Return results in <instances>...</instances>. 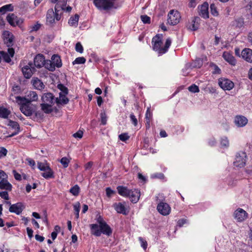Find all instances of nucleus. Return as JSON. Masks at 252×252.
<instances>
[{"instance_id": "1", "label": "nucleus", "mask_w": 252, "mask_h": 252, "mask_svg": "<svg viewBox=\"0 0 252 252\" xmlns=\"http://www.w3.org/2000/svg\"><path fill=\"white\" fill-rule=\"evenodd\" d=\"M171 44V40L167 38L164 45H163L162 35L157 34L153 37L152 44L153 49L157 52L158 55H162L166 53Z\"/></svg>"}, {"instance_id": "24", "label": "nucleus", "mask_w": 252, "mask_h": 252, "mask_svg": "<svg viewBox=\"0 0 252 252\" xmlns=\"http://www.w3.org/2000/svg\"><path fill=\"white\" fill-rule=\"evenodd\" d=\"M26 96L30 103L32 101H36L38 99V95L34 91H31L27 92Z\"/></svg>"}, {"instance_id": "14", "label": "nucleus", "mask_w": 252, "mask_h": 252, "mask_svg": "<svg viewBox=\"0 0 252 252\" xmlns=\"http://www.w3.org/2000/svg\"><path fill=\"white\" fill-rule=\"evenodd\" d=\"M140 191L138 189H130L128 195V197L130 201L133 203H137L140 198Z\"/></svg>"}, {"instance_id": "37", "label": "nucleus", "mask_w": 252, "mask_h": 252, "mask_svg": "<svg viewBox=\"0 0 252 252\" xmlns=\"http://www.w3.org/2000/svg\"><path fill=\"white\" fill-rule=\"evenodd\" d=\"M16 102L20 105V106H22L24 105H26L27 103H30L28 101L26 96L21 97L20 96L16 97Z\"/></svg>"}, {"instance_id": "52", "label": "nucleus", "mask_w": 252, "mask_h": 252, "mask_svg": "<svg viewBox=\"0 0 252 252\" xmlns=\"http://www.w3.org/2000/svg\"><path fill=\"white\" fill-rule=\"evenodd\" d=\"M75 50L80 53H82L84 51L83 47L80 42H77L75 45Z\"/></svg>"}, {"instance_id": "39", "label": "nucleus", "mask_w": 252, "mask_h": 252, "mask_svg": "<svg viewBox=\"0 0 252 252\" xmlns=\"http://www.w3.org/2000/svg\"><path fill=\"white\" fill-rule=\"evenodd\" d=\"M203 64V60L201 59L197 58L191 63V67L193 68H200Z\"/></svg>"}, {"instance_id": "41", "label": "nucleus", "mask_w": 252, "mask_h": 252, "mask_svg": "<svg viewBox=\"0 0 252 252\" xmlns=\"http://www.w3.org/2000/svg\"><path fill=\"white\" fill-rule=\"evenodd\" d=\"M38 168L41 170L44 171L48 169H49L50 166L47 163H43L41 162H38L37 163Z\"/></svg>"}, {"instance_id": "8", "label": "nucleus", "mask_w": 252, "mask_h": 252, "mask_svg": "<svg viewBox=\"0 0 252 252\" xmlns=\"http://www.w3.org/2000/svg\"><path fill=\"white\" fill-rule=\"evenodd\" d=\"M25 208V206L23 203L18 202L11 205L9 208V211L11 213H15L17 215H20Z\"/></svg>"}, {"instance_id": "54", "label": "nucleus", "mask_w": 252, "mask_h": 252, "mask_svg": "<svg viewBox=\"0 0 252 252\" xmlns=\"http://www.w3.org/2000/svg\"><path fill=\"white\" fill-rule=\"evenodd\" d=\"M152 114L150 110V108H148L146 114H145V118L146 119L147 122H149L150 119L152 118Z\"/></svg>"}, {"instance_id": "16", "label": "nucleus", "mask_w": 252, "mask_h": 252, "mask_svg": "<svg viewBox=\"0 0 252 252\" xmlns=\"http://www.w3.org/2000/svg\"><path fill=\"white\" fill-rule=\"evenodd\" d=\"M45 61V59L43 55L38 54L34 59V64L37 68H40L43 66Z\"/></svg>"}, {"instance_id": "13", "label": "nucleus", "mask_w": 252, "mask_h": 252, "mask_svg": "<svg viewBox=\"0 0 252 252\" xmlns=\"http://www.w3.org/2000/svg\"><path fill=\"white\" fill-rule=\"evenodd\" d=\"M21 111L26 116H32L34 112V106L31 105V103H27L26 105H24L20 106Z\"/></svg>"}, {"instance_id": "60", "label": "nucleus", "mask_w": 252, "mask_h": 252, "mask_svg": "<svg viewBox=\"0 0 252 252\" xmlns=\"http://www.w3.org/2000/svg\"><path fill=\"white\" fill-rule=\"evenodd\" d=\"M83 132L82 130H78L77 132L73 134V136L75 138H81L83 136Z\"/></svg>"}, {"instance_id": "31", "label": "nucleus", "mask_w": 252, "mask_h": 252, "mask_svg": "<svg viewBox=\"0 0 252 252\" xmlns=\"http://www.w3.org/2000/svg\"><path fill=\"white\" fill-rule=\"evenodd\" d=\"M79 16L76 14L73 17H71L68 20V24L70 26L76 27L78 26Z\"/></svg>"}, {"instance_id": "4", "label": "nucleus", "mask_w": 252, "mask_h": 252, "mask_svg": "<svg viewBox=\"0 0 252 252\" xmlns=\"http://www.w3.org/2000/svg\"><path fill=\"white\" fill-rule=\"evenodd\" d=\"M8 23L13 27L18 26L20 27L23 23V19L18 17L14 13L8 14L6 18Z\"/></svg>"}, {"instance_id": "29", "label": "nucleus", "mask_w": 252, "mask_h": 252, "mask_svg": "<svg viewBox=\"0 0 252 252\" xmlns=\"http://www.w3.org/2000/svg\"><path fill=\"white\" fill-rule=\"evenodd\" d=\"M10 111L7 108L3 107L0 106V117L3 119H7L8 116L10 114Z\"/></svg>"}, {"instance_id": "62", "label": "nucleus", "mask_w": 252, "mask_h": 252, "mask_svg": "<svg viewBox=\"0 0 252 252\" xmlns=\"http://www.w3.org/2000/svg\"><path fill=\"white\" fill-rule=\"evenodd\" d=\"M40 27L41 25L38 23H37L36 24L32 26L31 28V32L38 31L40 29Z\"/></svg>"}, {"instance_id": "11", "label": "nucleus", "mask_w": 252, "mask_h": 252, "mask_svg": "<svg viewBox=\"0 0 252 252\" xmlns=\"http://www.w3.org/2000/svg\"><path fill=\"white\" fill-rule=\"evenodd\" d=\"M234 218L237 221L241 222L248 217V213L243 209H237L234 213Z\"/></svg>"}, {"instance_id": "44", "label": "nucleus", "mask_w": 252, "mask_h": 252, "mask_svg": "<svg viewBox=\"0 0 252 252\" xmlns=\"http://www.w3.org/2000/svg\"><path fill=\"white\" fill-rule=\"evenodd\" d=\"M64 168H66L68 166L70 160L66 157H63L60 160Z\"/></svg>"}, {"instance_id": "53", "label": "nucleus", "mask_w": 252, "mask_h": 252, "mask_svg": "<svg viewBox=\"0 0 252 252\" xmlns=\"http://www.w3.org/2000/svg\"><path fill=\"white\" fill-rule=\"evenodd\" d=\"M7 152V150L4 147H0V158L5 157Z\"/></svg>"}, {"instance_id": "59", "label": "nucleus", "mask_w": 252, "mask_h": 252, "mask_svg": "<svg viewBox=\"0 0 252 252\" xmlns=\"http://www.w3.org/2000/svg\"><path fill=\"white\" fill-rule=\"evenodd\" d=\"M115 193V191L114 190H113L112 189H111L110 188H107L106 189V195L108 197H111V196L114 194Z\"/></svg>"}, {"instance_id": "17", "label": "nucleus", "mask_w": 252, "mask_h": 252, "mask_svg": "<svg viewBox=\"0 0 252 252\" xmlns=\"http://www.w3.org/2000/svg\"><path fill=\"white\" fill-rule=\"evenodd\" d=\"M55 22V12L53 9H49L46 14V24L52 26Z\"/></svg>"}, {"instance_id": "46", "label": "nucleus", "mask_w": 252, "mask_h": 252, "mask_svg": "<svg viewBox=\"0 0 252 252\" xmlns=\"http://www.w3.org/2000/svg\"><path fill=\"white\" fill-rule=\"evenodd\" d=\"M211 13L214 16H217L219 15L217 8L214 4H211L210 5Z\"/></svg>"}, {"instance_id": "45", "label": "nucleus", "mask_w": 252, "mask_h": 252, "mask_svg": "<svg viewBox=\"0 0 252 252\" xmlns=\"http://www.w3.org/2000/svg\"><path fill=\"white\" fill-rule=\"evenodd\" d=\"M74 210L75 211V214L76 216V218L78 219L79 218V214L80 211V203L79 202H77L73 206Z\"/></svg>"}, {"instance_id": "20", "label": "nucleus", "mask_w": 252, "mask_h": 252, "mask_svg": "<svg viewBox=\"0 0 252 252\" xmlns=\"http://www.w3.org/2000/svg\"><path fill=\"white\" fill-rule=\"evenodd\" d=\"M7 178H3L0 181V189L11 191L12 189V185L6 179Z\"/></svg>"}, {"instance_id": "32", "label": "nucleus", "mask_w": 252, "mask_h": 252, "mask_svg": "<svg viewBox=\"0 0 252 252\" xmlns=\"http://www.w3.org/2000/svg\"><path fill=\"white\" fill-rule=\"evenodd\" d=\"M68 99L64 95L60 94V98H56V103L59 104H66L68 102Z\"/></svg>"}, {"instance_id": "5", "label": "nucleus", "mask_w": 252, "mask_h": 252, "mask_svg": "<svg viewBox=\"0 0 252 252\" xmlns=\"http://www.w3.org/2000/svg\"><path fill=\"white\" fill-rule=\"evenodd\" d=\"M246 154L244 152L237 153L235 160L233 162L234 166L240 168L244 167L246 164Z\"/></svg>"}, {"instance_id": "3", "label": "nucleus", "mask_w": 252, "mask_h": 252, "mask_svg": "<svg viewBox=\"0 0 252 252\" xmlns=\"http://www.w3.org/2000/svg\"><path fill=\"white\" fill-rule=\"evenodd\" d=\"M181 18L177 10H171L168 14L167 22L170 25H176L179 23Z\"/></svg>"}, {"instance_id": "55", "label": "nucleus", "mask_w": 252, "mask_h": 252, "mask_svg": "<svg viewBox=\"0 0 252 252\" xmlns=\"http://www.w3.org/2000/svg\"><path fill=\"white\" fill-rule=\"evenodd\" d=\"M129 117L130 119V121L132 122V123L133 124V125L134 126H136L138 124V121H137V118H136V117L135 116L134 114H133V113L130 114Z\"/></svg>"}, {"instance_id": "38", "label": "nucleus", "mask_w": 252, "mask_h": 252, "mask_svg": "<svg viewBox=\"0 0 252 252\" xmlns=\"http://www.w3.org/2000/svg\"><path fill=\"white\" fill-rule=\"evenodd\" d=\"M80 191V188L78 185H75L69 189V192L73 195L77 196Z\"/></svg>"}, {"instance_id": "27", "label": "nucleus", "mask_w": 252, "mask_h": 252, "mask_svg": "<svg viewBox=\"0 0 252 252\" xmlns=\"http://www.w3.org/2000/svg\"><path fill=\"white\" fill-rule=\"evenodd\" d=\"M14 10V6L12 4L4 5L0 7V13L3 15L7 12H11Z\"/></svg>"}, {"instance_id": "47", "label": "nucleus", "mask_w": 252, "mask_h": 252, "mask_svg": "<svg viewBox=\"0 0 252 252\" xmlns=\"http://www.w3.org/2000/svg\"><path fill=\"white\" fill-rule=\"evenodd\" d=\"M220 144L222 147H228L229 141L226 137H223L221 139Z\"/></svg>"}, {"instance_id": "12", "label": "nucleus", "mask_w": 252, "mask_h": 252, "mask_svg": "<svg viewBox=\"0 0 252 252\" xmlns=\"http://www.w3.org/2000/svg\"><path fill=\"white\" fill-rule=\"evenodd\" d=\"M126 204L125 202L115 203L113 204V207L116 211L119 214H122L124 215H127L128 211H127L125 206Z\"/></svg>"}, {"instance_id": "26", "label": "nucleus", "mask_w": 252, "mask_h": 252, "mask_svg": "<svg viewBox=\"0 0 252 252\" xmlns=\"http://www.w3.org/2000/svg\"><path fill=\"white\" fill-rule=\"evenodd\" d=\"M51 61H52L55 68L56 67L59 68L62 66V60L60 57L58 55H53L52 56Z\"/></svg>"}, {"instance_id": "58", "label": "nucleus", "mask_w": 252, "mask_h": 252, "mask_svg": "<svg viewBox=\"0 0 252 252\" xmlns=\"http://www.w3.org/2000/svg\"><path fill=\"white\" fill-rule=\"evenodd\" d=\"M13 174L14 176L15 179L17 181H21L22 179L21 175L16 172V170H13Z\"/></svg>"}, {"instance_id": "50", "label": "nucleus", "mask_w": 252, "mask_h": 252, "mask_svg": "<svg viewBox=\"0 0 252 252\" xmlns=\"http://www.w3.org/2000/svg\"><path fill=\"white\" fill-rule=\"evenodd\" d=\"M119 138L121 141L125 142L129 139V136L128 135L127 133H123L119 135Z\"/></svg>"}, {"instance_id": "28", "label": "nucleus", "mask_w": 252, "mask_h": 252, "mask_svg": "<svg viewBox=\"0 0 252 252\" xmlns=\"http://www.w3.org/2000/svg\"><path fill=\"white\" fill-rule=\"evenodd\" d=\"M32 85L36 89L41 90L44 88V85L43 82L37 78L32 80Z\"/></svg>"}, {"instance_id": "49", "label": "nucleus", "mask_w": 252, "mask_h": 252, "mask_svg": "<svg viewBox=\"0 0 252 252\" xmlns=\"http://www.w3.org/2000/svg\"><path fill=\"white\" fill-rule=\"evenodd\" d=\"M59 7L57 4L55 6V19L56 18L57 21H59L61 18V15L59 13V10H58Z\"/></svg>"}, {"instance_id": "51", "label": "nucleus", "mask_w": 252, "mask_h": 252, "mask_svg": "<svg viewBox=\"0 0 252 252\" xmlns=\"http://www.w3.org/2000/svg\"><path fill=\"white\" fill-rule=\"evenodd\" d=\"M140 18H141V21L144 24H150L151 22V18L150 17L148 16L147 15H141Z\"/></svg>"}, {"instance_id": "64", "label": "nucleus", "mask_w": 252, "mask_h": 252, "mask_svg": "<svg viewBox=\"0 0 252 252\" xmlns=\"http://www.w3.org/2000/svg\"><path fill=\"white\" fill-rule=\"evenodd\" d=\"M27 160L28 162V164L31 166V167H33L35 166V162L34 161V160L32 159H31V158H27Z\"/></svg>"}, {"instance_id": "9", "label": "nucleus", "mask_w": 252, "mask_h": 252, "mask_svg": "<svg viewBox=\"0 0 252 252\" xmlns=\"http://www.w3.org/2000/svg\"><path fill=\"white\" fill-rule=\"evenodd\" d=\"M198 13L199 15L204 19L209 18V4L205 2L202 5L198 6Z\"/></svg>"}, {"instance_id": "36", "label": "nucleus", "mask_w": 252, "mask_h": 252, "mask_svg": "<svg viewBox=\"0 0 252 252\" xmlns=\"http://www.w3.org/2000/svg\"><path fill=\"white\" fill-rule=\"evenodd\" d=\"M8 126H9L12 128H13L17 130L16 132H15L14 134H11L10 135V136H14V135L16 134L19 132V129H20V126H19V124L17 122L13 121L12 120H10L9 121Z\"/></svg>"}, {"instance_id": "10", "label": "nucleus", "mask_w": 252, "mask_h": 252, "mask_svg": "<svg viewBox=\"0 0 252 252\" xmlns=\"http://www.w3.org/2000/svg\"><path fill=\"white\" fill-rule=\"evenodd\" d=\"M23 73L26 78H30L35 71V68L32 66V63H29L28 65L24 66L22 69Z\"/></svg>"}, {"instance_id": "34", "label": "nucleus", "mask_w": 252, "mask_h": 252, "mask_svg": "<svg viewBox=\"0 0 252 252\" xmlns=\"http://www.w3.org/2000/svg\"><path fill=\"white\" fill-rule=\"evenodd\" d=\"M43 66L50 71H54L56 69L54 67V65L53 64L52 61L49 60L45 61V63H44Z\"/></svg>"}, {"instance_id": "19", "label": "nucleus", "mask_w": 252, "mask_h": 252, "mask_svg": "<svg viewBox=\"0 0 252 252\" xmlns=\"http://www.w3.org/2000/svg\"><path fill=\"white\" fill-rule=\"evenodd\" d=\"M248 119L243 116H237L235 118L234 123L239 127H243L248 123Z\"/></svg>"}, {"instance_id": "25", "label": "nucleus", "mask_w": 252, "mask_h": 252, "mask_svg": "<svg viewBox=\"0 0 252 252\" xmlns=\"http://www.w3.org/2000/svg\"><path fill=\"white\" fill-rule=\"evenodd\" d=\"M117 189L118 193L124 197H128V195L130 191L129 189L127 187L123 186H119L117 187Z\"/></svg>"}, {"instance_id": "6", "label": "nucleus", "mask_w": 252, "mask_h": 252, "mask_svg": "<svg viewBox=\"0 0 252 252\" xmlns=\"http://www.w3.org/2000/svg\"><path fill=\"white\" fill-rule=\"evenodd\" d=\"M158 211L163 216H167L171 212V207L168 204L160 202L157 207Z\"/></svg>"}, {"instance_id": "57", "label": "nucleus", "mask_w": 252, "mask_h": 252, "mask_svg": "<svg viewBox=\"0 0 252 252\" xmlns=\"http://www.w3.org/2000/svg\"><path fill=\"white\" fill-rule=\"evenodd\" d=\"M139 240L141 243V247L144 249L146 250L147 248V243L144 240L142 237L139 238Z\"/></svg>"}, {"instance_id": "2", "label": "nucleus", "mask_w": 252, "mask_h": 252, "mask_svg": "<svg viewBox=\"0 0 252 252\" xmlns=\"http://www.w3.org/2000/svg\"><path fill=\"white\" fill-rule=\"evenodd\" d=\"M90 227L91 234L95 236L99 237L102 233L109 236L112 233L111 228L106 222L99 225L97 224H91Z\"/></svg>"}, {"instance_id": "48", "label": "nucleus", "mask_w": 252, "mask_h": 252, "mask_svg": "<svg viewBox=\"0 0 252 252\" xmlns=\"http://www.w3.org/2000/svg\"><path fill=\"white\" fill-rule=\"evenodd\" d=\"M101 124L102 125H105L107 123V116L105 112L100 113Z\"/></svg>"}, {"instance_id": "7", "label": "nucleus", "mask_w": 252, "mask_h": 252, "mask_svg": "<svg viewBox=\"0 0 252 252\" xmlns=\"http://www.w3.org/2000/svg\"><path fill=\"white\" fill-rule=\"evenodd\" d=\"M219 85L224 90H230L234 87V85L232 81L225 78H220L219 80Z\"/></svg>"}, {"instance_id": "35", "label": "nucleus", "mask_w": 252, "mask_h": 252, "mask_svg": "<svg viewBox=\"0 0 252 252\" xmlns=\"http://www.w3.org/2000/svg\"><path fill=\"white\" fill-rule=\"evenodd\" d=\"M233 25L235 26L237 28H241L244 27V20L243 18H239L234 20Z\"/></svg>"}, {"instance_id": "30", "label": "nucleus", "mask_w": 252, "mask_h": 252, "mask_svg": "<svg viewBox=\"0 0 252 252\" xmlns=\"http://www.w3.org/2000/svg\"><path fill=\"white\" fill-rule=\"evenodd\" d=\"M40 106L42 111L46 114H50L53 111L52 104L43 103Z\"/></svg>"}, {"instance_id": "33", "label": "nucleus", "mask_w": 252, "mask_h": 252, "mask_svg": "<svg viewBox=\"0 0 252 252\" xmlns=\"http://www.w3.org/2000/svg\"><path fill=\"white\" fill-rule=\"evenodd\" d=\"M41 175L46 179L54 178V172L50 167L48 170L44 171V172L42 173Z\"/></svg>"}, {"instance_id": "40", "label": "nucleus", "mask_w": 252, "mask_h": 252, "mask_svg": "<svg viewBox=\"0 0 252 252\" xmlns=\"http://www.w3.org/2000/svg\"><path fill=\"white\" fill-rule=\"evenodd\" d=\"M0 55L1 56V58H2L5 62L9 63L11 61V57L5 52L3 51H0Z\"/></svg>"}, {"instance_id": "61", "label": "nucleus", "mask_w": 252, "mask_h": 252, "mask_svg": "<svg viewBox=\"0 0 252 252\" xmlns=\"http://www.w3.org/2000/svg\"><path fill=\"white\" fill-rule=\"evenodd\" d=\"M58 88L65 94H66L68 93V89L66 87L63 85H59Z\"/></svg>"}, {"instance_id": "21", "label": "nucleus", "mask_w": 252, "mask_h": 252, "mask_svg": "<svg viewBox=\"0 0 252 252\" xmlns=\"http://www.w3.org/2000/svg\"><path fill=\"white\" fill-rule=\"evenodd\" d=\"M222 57L223 59L231 65L233 66L236 65V60L232 54L228 52H224L223 53Z\"/></svg>"}, {"instance_id": "22", "label": "nucleus", "mask_w": 252, "mask_h": 252, "mask_svg": "<svg viewBox=\"0 0 252 252\" xmlns=\"http://www.w3.org/2000/svg\"><path fill=\"white\" fill-rule=\"evenodd\" d=\"M243 59L248 62H252V50L246 48L242 51L241 54Z\"/></svg>"}, {"instance_id": "18", "label": "nucleus", "mask_w": 252, "mask_h": 252, "mask_svg": "<svg viewBox=\"0 0 252 252\" xmlns=\"http://www.w3.org/2000/svg\"><path fill=\"white\" fill-rule=\"evenodd\" d=\"M43 103L52 104L56 102V98L52 93H46L42 97Z\"/></svg>"}, {"instance_id": "63", "label": "nucleus", "mask_w": 252, "mask_h": 252, "mask_svg": "<svg viewBox=\"0 0 252 252\" xmlns=\"http://www.w3.org/2000/svg\"><path fill=\"white\" fill-rule=\"evenodd\" d=\"M35 114V116L38 118L42 119L43 117V113L40 111H36L34 110V113Z\"/></svg>"}, {"instance_id": "56", "label": "nucleus", "mask_w": 252, "mask_h": 252, "mask_svg": "<svg viewBox=\"0 0 252 252\" xmlns=\"http://www.w3.org/2000/svg\"><path fill=\"white\" fill-rule=\"evenodd\" d=\"M0 196L1 197V198L6 200H8L9 198L8 192L5 191L0 192Z\"/></svg>"}, {"instance_id": "43", "label": "nucleus", "mask_w": 252, "mask_h": 252, "mask_svg": "<svg viewBox=\"0 0 252 252\" xmlns=\"http://www.w3.org/2000/svg\"><path fill=\"white\" fill-rule=\"evenodd\" d=\"M188 90L191 93H195L199 92V87L195 84H192L191 86L189 87Z\"/></svg>"}, {"instance_id": "42", "label": "nucleus", "mask_w": 252, "mask_h": 252, "mask_svg": "<svg viewBox=\"0 0 252 252\" xmlns=\"http://www.w3.org/2000/svg\"><path fill=\"white\" fill-rule=\"evenodd\" d=\"M86 59L84 57H78L72 62V64H83L86 62Z\"/></svg>"}, {"instance_id": "15", "label": "nucleus", "mask_w": 252, "mask_h": 252, "mask_svg": "<svg viewBox=\"0 0 252 252\" xmlns=\"http://www.w3.org/2000/svg\"><path fill=\"white\" fill-rule=\"evenodd\" d=\"M3 40L4 43L9 47L13 45V35L8 31H5L3 33Z\"/></svg>"}, {"instance_id": "23", "label": "nucleus", "mask_w": 252, "mask_h": 252, "mask_svg": "<svg viewBox=\"0 0 252 252\" xmlns=\"http://www.w3.org/2000/svg\"><path fill=\"white\" fill-rule=\"evenodd\" d=\"M200 19L198 17H195L192 20L191 23L189 26L188 28L192 31L197 30L200 25Z\"/></svg>"}]
</instances>
